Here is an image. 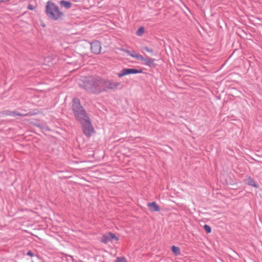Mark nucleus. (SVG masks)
Segmentation results:
<instances>
[{"label":"nucleus","instance_id":"8","mask_svg":"<svg viewBox=\"0 0 262 262\" xmlns=\"http://www.w3.org/2000/svg\"><path fill=\"white\" fill-rule=\"evenodd\" d=\"M147 206L151 211H159L160 210L159 206L155 202L148 203Z\"/></svg>","mask_w":262,"mask_h":262},{"label":"nucleus","instance_id":"18","mask_svg":"<svg viewBox=\"0 0 262 262\" xmlns=\"http://www.w3.org/2000/svg\"><path fill=\"white\" fill-rule=\"evenodd\" d=\"M115 262H127V261L125 258L121 257L117 258Z\"/></svg>","mask_w":262,"mask_h":262},{"label":"nucleus","instance_id":"21","mask_svg":"<svg viewBox=\"0 0 262 262\" xmlns=\"http://www.w3.org/2000/svg\"><path fill=\"white\" fill-rule=\"evenodd\" d=\"M27 255H29L30 256H33V253L31 251H29L27 253Z\"/></svg>","mask_w":262,"mask_h":262},{"label":"nucleus","instance_id":"2","mask_svg":"<svg viewBox=\"0 0 262 262\" xmlns=\"http://www.w3.org/2000/svg\"><path fill=\"white\" fill-rule=\"evenodd\" d=\"M103 79L99 77H91L83 85L84 89L88 92L99 94L104 91Z\"/></svg>","mask_w":262,"mask_h":262},{"label":"nucleus","instance_id":"7","mask_svg":"<svg viewBox=\"0 0 262 262\" xmlns=\"http://www.w3.org/2000/svg\"><path fill=\"white\" fill-rule=\"evenodd\" d=\"M139 60H141L143 61V63L148 66L154 67L156 66V63H154L155 60V59L150 58L147 56L144 57L142 56V59H140Z\"/></svg>","mask_w":262,"mask_h":262},{"label":"nucleus","instance_id":"16","mask_svg":"<svg viewBox=\"0 0 262 262\" xmlns=\"http://www.w3.org/2000/svg\"><path fill=\"white\" fill-rule=\"evenodd\" d=\"M144 50H145V51H146L147 52H149V53H152V52H153V51H154L152 49H149V48H148V47H145V46L142 47L141 48V51H142V52H143V51H144Z\"/></svg>","mask_w":262,"mask_h":262},{"label":"nucleus","instance_id":"11","mask_svg":"<svg viewBox=\"0 0 262 262\" xmlns=\"http://www.w3.org/2000/svg\"><path fill=\"white\" fill-rule=\"evenodd\" d=\"M112 236V235L111 233H109L104 235L102 237V242L104 243H107L109 242L110 241H112V239H111Z\"/></svg>","mask_w":262,"mask_h":262},{"label":"nucleus","instance_id":"1","mask_svg":"<svg viewBox=\"0 0 262 262\" xmlns=\"http://www.w3.org/2000/svg\"><path fill=\"white\" fill-rule=\"evenodd\" d=\"M72 102V109L75 117L82 125L84 134L87 137L91 136L94 130L86 111L80 105L78 98H74Z\"/></svg>","mask_w":262,"mask_h":262},{"label":"nucleus","instance_id":"13","mask_svg":"<svg viewBox=\"0 0 262 262\" xmlns=\"http://www.w3.org/2000/svg\"><path fill=\"white\" fill-rule=\"evenodd\" d=\"M247 182L249 185L252 186L255 188L258 187V185L256 184L255 181L250 177L248 178Z\"/></svg>","mask_w":262,"mask_h":262},{"label":"nucleus","instance_id":"14","mask_svg":"<svg viewBox=\"0 0 262 262\" xmlns=\"http://www.w3.org/2000/svg\"><path fill=\"white\" fill-rule=\"evenodd\" d=\"M144 32V28L142 27L139 28L136 32V34L138 36H141Z\"/></svg>","mask_w":262,"mask_h":262},{"label":"nucleus","instance_id":"10","mask_svg":"<svg viewBox=\"0 0 262 262\" xmlns=\"http://www.w3.org/2000/svg\"><path fill=\"white\" fill-rule=\"evenodd\" d=\"M60 4L61 6L66 8V9H69L72 6V3L69 1L62 0L60 2Z\"/></svg>","mask_w":262,"mask_h":262},{"label":"nucleus","instance_id":"12","mask_svg":"<svg viewBox=\"0 0 262 262\" xmlns=\"http://www.w3.org/2000/svg\"><path fill=\"white\" fill-rule=\"evenodd\" d=\"M8 115L11 116H25L27 115V113H21L20 112H18L17 111H12L10 112L9 113L7 114Z\"/></svg>","mask_w":262,"mask_h":262},{"label":"nucleus","instance_id":"3","mask_svg":"<svg viewBox=\"0 0 262 262\" xmlns=\"http://www.w3.org/2000/svg\"><path fill=\"white\" fill-rule=\"evenodd\" d=\"M46 12L48 17L54 20H57L63 16V13L59 10L58 6L51 1L47 3Z\"/></svg>","mask_w":262,"mask_h":262},{"label":"nucleus","instance_id":"17","mask_svg":"<svg viewBox=\"0 0 262 262\" xmlns=\"http://www.w3.org/2000/svg\"><path fill=\"white\" fill-rule=\"evenodd\" d=\"M204 229L207 233H209L211 231V228L209 225H205L204 226Z\"/></svg>","mask_w":262,"mask_h":262},{"label":"nucleus","instance_id":"5","mask_svg":"<svg viewBox=\"0 0 262 262\" xmlns=\"http://www.w3.org/2000/svg\"><path fill=\"white\" fill-rule=\"evenodd\" d=\"M142 73V70H138L136 69H123L118 74V76L119 77H122L125 75L132 74H138Z\"/></svg>","mask_w":262,"mask_h":262},{"label":"nucleus","instance_id":"15","mask_svg":"<svg viewBox=\"0 0 262 262\" xmlns=\"http://www.w3.org/2000/svg\"><path fill=\"white\" fill-rule=\"evenodd\" d=\"M171 251L174 253L175 254H178L180 253V248L178 247H176L173 246L171 247Z\"/></svg>","mask_w":262,"mask_h":262},{"label":"nucleus","instance_id":"4","mask_svg":"<svg viewBox=\"0 0 262 262\" xmlns=\"http://www.w3.org/2000/svg\"><path fill=\"white\" fill-rule=\"evenodd\" d=\"M103 87L104 91L108 90H115L121 85L120 82H115L110 80H104L103 79Z\"/></svg>","mask_w":262,"mask_h":262},{"label":"nucleus","instance_id":"6","mask_svg":"<svg viewBox=\"0 0 262 262\" xmlns=\"http://www.w3.org/2000/svg\"><path fill=\"white\" fill-rule=\"evenodd\" d=\"M91 49L92 52L96 54H99L101 52V46L99 41L94 40L91 43Z\"/></svg>","mask_w":262,"mask_h":262},{"label":"nucleus","instance_id":"20","mask_svg":"<svg viewBox=\"0 0 262 262\" xmlns=\"http://www.w3.org/2000/svg\"><path fill=\"white\" fill-rule=\"evenodd\" d=\"M112 235L111 236L112 241L113 240V239L118 240V238L117 237V236L115 234L112 233Z\"/></svg>","mask_w":262,"mask_h":262},{"label":"nucleus","instance_id":"9","mask_svg":"<svg viewBox=\"0 0 262 262\" xmlns=\"http://www.w3.org/2000/svg\"><path fill=\"white\" fill-rule=\"evenodd\" d=\"M126 52L127 53L128 55L130 56L135 58L137 60H140L142 59V55L136 53L135 51H130L129 50H127L126 51Z\"/></svg>","mask_w":262,"mask_h":262},{"label":"nucleus","instance_id":"19","mask_svg":"<svg viewBox=\"0 0 262 262\" xmlns=\"http://www.w3.org/2000/svg\"><path fill=\"white\" fill-rule=\"evenodd\" d=\"M34 7L33 5H31V4H29L28 6V9H29V10H33L34 9Z\"/></svg>","mask_w":262,"mask_h":262}]
</instances>
